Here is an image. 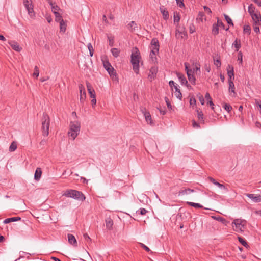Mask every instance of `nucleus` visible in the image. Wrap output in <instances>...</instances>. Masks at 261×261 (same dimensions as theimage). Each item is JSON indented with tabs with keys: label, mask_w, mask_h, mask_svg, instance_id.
Segmentation results:
<instances>
[{
	"label": "nucleus",
	"mask_w": 261,
	"mask_h": 261,
	"mask_svg": "<svg viewBox=\"0 0 261 261\" xmlns=\"http://www.w3.org/2000/svg\"><path fill=\"white\" fill-rule=\"evenodd\" d=\"M48 3L51 6V10L54 13V12H58L60 9L59 7L55 5V3H53L51 0H47Z\"/></svg>",
	"instance_id": "24"
},
{
	"label": "nucleus",
	"mask_w": 261,
	"mask_h": 261,
	"mask_svg": "<svg viewBox=\"0 0 261 261\" xmlns=\"http://www.w3.org/2000/svg\"><path fill=\"white\" fill-rule=\"evenodd\" d=\"M177 77L180 82L181 84L185 85L187 87H189V85L188 83V81L185 76L181 73L177 74Z\"/></svg>",
	"instance_id": "18"
},
{
	"label": "nucleus",
	"mask_w": 261,
	"mask_h": 261,
	"mask_svg": "<svg viewBox=\"0 0 261 261\" xmlns=\"http://www.w3.org/2000/svg\"><path fill=\"white\" fill-rule=\"evenodd\" d=\"M238 240L239 242L241 243L242 245H243L244 247L246 248H248L249 247V245H248L247 242L244 238L241 237H238Z\"/></svg>",
	"instance_id": "36"
},
{
	"label": "nucleus",
	"mask_w": 261,
	"mask_h": 261,
	"mask_svg": "<svg viewBox=\"0 0 261 261\" xmlns=\"http://www.w3.org/2000/svg\"><path fill=\"white\" fill-rule=\"evenodd\" d=\"M86 85H87V90L90 95V97L91 98H95L96 97L95 92L94 90L93 89L91 85L89 83L87 82Z\"/></svg>",
	"instance_id": "13"
},
{
	"label": "nucleus",
	"mask_w": 261,
	"mask_h": 261,
	"mask_svg": "<svg viewBox=\"0 0 261 261\" xmlns=\"http://www.w3.org/2000/svg\"><path fill=\"white\" fill-rule=\"evenodd\" d=\"M89 51V54L91 57H92L94 53V49L91 43H89L87 45Z\"/></svg>",
	"instance_id": "40"
},
{
	"label": "nucleus",
	"mask_w": 261,
	"mask_h": 261,
	"mask_svg": "<svg viewBox=\"0 0 261 261\" xmlns=\"http://www.w3.org/2000/svg\"><path fill=\"white\" fill-rule=\"evenodd\" d=\"M238 61L240 64H242L243 62V54L241 51L238 53Z\"/></svg>",
	"instance_id": "46"
},
{
	"label": "nucleus",
	"mask_w": 261,
	"mask_h": 261,
	"mask_svg": "<svg viewBox=\"0 0 261 261\" xmlns=\"http://www.w3.org/2000/svg\"><path fill=\"white\" fill-rule=\"evenodd\" d=\"M106 226L108 229L111 230L113 228V221L111 218H107L106 219Z\"/></svg>",
	"instance_id": "22"
},
{
	"label": "nucleus",
	"mask_w": 261,
	"mask_h": 261,
	"mask_svg": "<svg viewBox=\"0 0 261 261\" xmlns=\"http://www.w3.org/2000/svg\"><path fill=\"white\" fill-rule=\"evenodd\" d=\"M23 4L30 16H32V14L34 15L32 4L30 3V2L28 0L24 1Z\"/></svg>",
	"instance_id": "8"
},
{
	"label": "nucleus",
	"mask_w": 261,
	"mask_h": 261,
	"mask_svg": "<svg viewBox=\"0 0 261 261\" xmlns=\"http://www.w3.org/2000/svg\"><path fill=\"white\" fill-rule=\"evenodd\" d=\"M232 46H234L235 47L236 51H238L239 49L241 47L240 40H238V39H236L232 44Z\"/></svg>",
	"instance_id": "29"
},
{
	"label": "nucleus",
	"mask_w": 261,
	"mask_h": 261,
	"mask_svg": "<svg viewBox=\"0 0 261 261\" xmlns=\"http://www.w3.org/2000/svg\"><path fill=\"white\" fill-rule=\"evenodd\" d=\"M165 101L166 102L168 108L169 109H171L172 106H171L170 102H169L168 98L167 97H166L165 98Z\"/></svg>",
	"instance_id": "60"
},
{
	"label": "nucleus",
	"mask_w": 261,
	"mask_h": 261,
	"mask_svg": "<svg viewBox=\"0 0 261 261\" xmlns=\"http://www.w3.org/2000/svg\"><path fill=\"white\" fill-rule=\"evenodd\" d=\"M194 192L193 189H191L190 188L187 189H181L178 192V196H183L185 195L189 194L191 193H193Z\"/></svg>",
	"instance_id": "17"
},
{
	"label": "nucleus",
	"mask_w": 261,
	"mask_h": 261,
	"mask_svg": "<svg viewBox=\"0 0 261 261\" xmlns=\"http://www.w3.org/2000/svg\"><path fill=\"white\" fill-rule=\"evenodd\" d=\"M219 33V28L218 25L216 23L213 24L212 29V34L214 35H216Z\"/></svg>",
	"instance_id": "37"
},
{
	"label": "nucleus",
	"mask_w": 261,
	"mask_h": 261,
	"mask_svg": "<svg viewBox=\"0 0 261 261\" xmlns=\"http://www.w3.org/2000/svg\"><path fill=\"white\" fill-rule=\"evenodd\" d=\"M204 18H205L204 13L203 12H199L198 14V17L197 18V19L199 20L201 22H202Z\"/></svg>",
	"instance_id": "42"
},
{
	"label": "nucleus",
	"mask_w": 261,
	"mask_h": 261,
	"mask_svg": "<svg viewBox=\"0 0 261 261\" xmlns=\"http://www.w3.org/2000/svg\"><path fill=\"white\" fill-rule=\"evenodd\" d=\"M186 203L191 206L195 208H203V206L199 203H194L192 202H187Z\"/></svg>",
	"instance_id": "32"
},
{
	"label": "nucleus",
	"mask_w": 261,
	"mask_h": 261,
	"mask_svg": "<svg viewBox=\"0 0 261 261\" xmlns=\"http://www.w3.org/2000/svg\"><path fill=\"white\" fill-rule=\"evenodd\" d=\"M257 25H258L257 24L255 23V25L253 27L254 31L256 33H259V31H260L259 28L258 26H257Z\"/></svg>",
	"instance_id": "61"
},
{
	"label": "nucleus",
	"mask_w": 261,
	"mask_h": 261,
	"mask_svg": "<svg viewBox=\"0 0 261 261\" xmlns=\"http://www.w3.org/2000/svg\"><path fill=\"white\" fill-rule=\"evenodd\" d=\"M246 223V221L244 219H234L232 222V224H234L235 225V228L234 230L237 232H243Z\"/></svg>",
	"instance_id": "5"
},
{
	"label": "nucleus",
	"mask_w": 261,
	"mask_h": 261,
	"mask_svg": "<svg viewBox=\"0 0 261 261\" xmlns=\"http://www.w3.org/2000/svg\"><path fill=\"white\" fill-rule=\"evenodd\" d=\"M224 16L225 17V19L226 21H227V23L229 24L230 25H233V22L231 20V19L226 14H224Z\"/></svg>",
	"instance_id": "41"
},
{
	"label": "nucleus",
	"mask_w": 261,
	"mask_h": 261,
	"mask_svg": "<svg viewBox=\"0 0 261 261\" xmlns=\"http://www.w3.org/2000/svg\"><path fill=\"white\" fill-rule=\"evenodd\" d=\"M42 174V171L40 168H37L36 170L34 178L36 180H39Z\"/></svg>",
	"instance_id": "25"
},
{
	"label": "nucleus",
	"mask_w": 261,
	"mask_h": 261,
	"mask_svg": "<svg viewBox=\"0 0 261 261\" xmlns=\"http://www.w3.org/2000/svg\"><path fill=\"white\" fill-rule=\"evenodd\" d=\"M140 58V54L138 48H133L131 55V63L133 65V70L136 74L139 73V62Z\"/></svg>",
	"instance_id": "1"
},
{
	"label": "nucleus",
	"mask_w": 261,
	"mask_h": 261,
	"mask_svg": "<svg viewBox=\"0 0 261 261\" xmlns=\"http://www.w3.org/2000/svg\"><path fill=\"white\" fill-rule=\"evenodd\" d=\"M246 196L251 199L253 202L258 203L261 202V194L256 195L254 194H246Z\"/></svg>",
	"instance_id": "9"
},
{
	"label": "nucleus",
	"mask_w": 261,
	"mask_h": 261,
	"mask_svg": "<svg viewBox=\"0 0 261 261\" xmlns=\"http://www.w3.org/2000/svg\"><path fill=\"white\" fill-rule=\"evenodd\" d=\"M205 98L207 100V103L211 107L212 109L215 111L214 107V104L213 103V101L212 100V98L211 97V96H210L209 93L207 92L205 94Z\"/></svg>",
	"instance_id": "23"
},
{
	"label": "nucleus",
	"mask_w": 261,
	"mask_h": 261,
	"mask_svg": "<svg viewBox=\"0 0 261 261\" xmlns=\"http://www.w3.org/2000/svg\"><path fill=\"white\" fill-rule=\"evenodd\" d=\"M60 23V31L63 33H64L66 30V24L64 21V20H62Z\"/></svg>",
	"instance_id": "27"
},
{
	"label": "nucleus",
	"mask_w": 261,
	"mask_h": 261,
	"mask_svg": "<svg viewBox=\"0 0 261 261\" xmlns=\"http://www.w3.org/2000/svg\"><path fill=\"white\" fill-rule=\"evenodd\" d=\"M229 68V70L227 71V74L228 76V81L230 80V81L232 80V77L234 79V72H233V67L231 65H228V66Z\"/></svg>",
	"instance_id": "21"
},
{
	"label": "nucleus",
	"mask_w": 261,
	"mask_h": 261,
	"mask_svg": "<svg viewBox=\"0 0 261 261\" xmlns=\"http://www.w3.org/2000/svg\"><path fill=\"white\" fill-rule=\"evenodd\" d=\"M216 25H218V27L219 28V27H222L223 29H225V25L223 23V22L220 20L218 18H217V23L216 24Z\"/></svg>",
	"instance_id": "48"
},
{
	"label": "nucleus",
	"mask_w": 261,
	"mask_h": 261,
	"mask_svg": "<svg viewBox=\"0 0 261 261\" xmlns=\"http://www.w3.org/2000/svg\"><path fill=\"white\" fill-rule=\"evenodd\" d=\"M17 149V143L15 142H13L11 143L9 150L10 152H12L15 151Z\"/></svg>",
	"instance_id": "38"
},
{
	"label": "nucleus",
	"mask_w": 261,
	"mask_h": 261,
	"mask_svg": "<svg viewBox=\"0 0 261 261\" xmlns=\"http://www.w3.org/2000/svg\"><path fill=\"white\" fill-rule=\"evenodd\" d=\"M189 31L191 34L193 33L195 31V26L193 24H190L189 27Z\"/></svg>",
	"instance_id": "55"
},
{
	"label": "nucleus",
	"mask_w": 261,
	"mask_h": 261,
	"mask_svg": "<svg viewBox=\"0 0 261 261\" xmlns=\"http://www.w3.org/2000/svg\"><path fill=\"white\" fill-rule=\"evenodd\" d=\"M185 67V70L186 71L187 74L192 72V70L191 69H189L188 67L189 66V64L188 63H185L184 64Z\"/></svg>",
	"instance_id": "51"
},
{
	"label": "nucleus",
	"mask_w": 261,
	"mask_h": 261,
	"mask_svg": "<svg viewBox=\"0 0 261 261\" xmlns=\"http://www.w3.org/2000/svg\"><path fill=\"white\" fill-rule=\"evenodd\" d=\"M110 76L115 75L116 76V73L113 67H111L110 69L106 70Z\"/></svg>",
	"instance_id": "43"
},
{
	"label": "nucleus",
	"mask_w": 261,
	"mask_h": 261,
	"mask_svg": "<svg viewBox=\"0 0 261 261\" xmlns=\"http://www.w3.org/2000/svg\"><path fill=\"white\" fill-rule=\"evenodd\" d=\"M80 127L81 125L79 121L71 122L70 129L68 133L69 136L71 137L73 140H74L80 133Z\"/></svg>",
	"instance_id": "3"
},
{
	"label": "nucleus",
	"mask_w": 261,
	"mask_h": 261,
	"mask_svg": "<svg viewBox=\"0 0 261 261\" xmlns=\"http://www.w3.org/2000/svg\"><path fill=\"white\" fill-rule=\"evenodd\" d=\"M141 246L147 252H150L151 251L150 249L147 247L145 245L142 244V243H141Z\"/></svg>",
	"instance_id": "63"
},
{
	"label": "nucleus",
	"mask_w": 261,
	"mask_h": 261,
	"mask_svg": "<svg viewBox=\"0 0 261 261\" xmlns=\"http://www.w3.org/2000/svg\"><path fill=\"white\" fill-rule=\"evenodd\" d=\"M54 14L55 16V20L56 22H60L62 20H63L61 15L58 12H54Z\"/></svg>",
	"instance_id": "34"
},
{
	"label": "nucleus",
	"mask_w": 261,
	"mask_h": 261,
	"mask_svg": "<svg viewBox=\"0 0 261 261\" xmlns=\"http://www.w3.org/2000/svg\"><path fill=\"white\" fill-rule=\"evenodd\" d=\"M244 33H248L249 34L250 33V27L248 25H245L244 27Z\"/></svg>",
	"instance_id": "49"
},
{
	"label": "nucleus",
	"mask_w": 261,
	"mask_h": 261,
	"mask_svg": "<svg viewBox=\"0 0 261 261\" xmlns=\"http://www.w3.org/2000/svg\"><path fill=\"white\" fill-rule=\"evenodd\" d=\"M103 66L106 70L110 69V68L112 67L111 65V64L109 63V61H105L103 63Z\"/></svg>",
	"instance_id": "47"
},
{
	"label": "nucleus",
	"mask_w": 261,
	"mask_h": 261,
	"mask_svg": "<svg viewBox=\"0 0 261 261\" xmlns=\"http://www.w3.org/2000/svg\"><path fill=\"white\" fill-rule=\"evenodd\" d=\"M50 126V118L47 114L43 113L42 118V135L47 137L49 134V128Z\"/></svg>",
	"instance_id": "4"
},
{
	"label": "nucleus",
	"mask_w": 261,
	"mask_h": 261,
	"mask_svg": "<svg viewBox=\"0 0 261 261\" xmlns=\"http://www.w3.org/2000/svg\"><path fill=\"white\" fill-rule=\"evenodd\" d=\"M251 17L255 24L261 25V16L260 14H253Z\"/></svg>",
	"instance_id": "16"
},
{
	"label": "nucleus",
	"mask_w": 261,
	"mask_h": 261,
	"mask_svg": "<svg viewBox=\"0 0 261 261\" xmlns=\"http://www.w3.org/2000/svg\"><path fill=\"white\" fill-rule=\"evenodd\" d=\"M39 74V70L38 67L36 66L34 67V72L33 73V76L36 77H38Z\"/></svg>",
	"instance_id": "44"
},
{
	"label": "nucleus",
	"mask_w": 261,
	"mask_h": 261,
	"mask_svg": "<svg viewBox=\"0 0 261 261\" xmlns=\"http://www.w3.org/2000/svg\"><path fill=\"white\" fill-rule=\"evenodd\" d=\"M79 88L80 95V102L83 103L86 98V93L85 87L82 84H80L79 85Z\"/></svg>",
	"instance_id": "7"
},
{
	"label": "nucleus",
	"mask_w": 261,
	"mask_h": 261,
	"mask_svg": "<svg viewBox=\"0 0 261 261\" xmlns=\"http://www.w3.org/2000/svg\"><path fill=\"white\" fill-rule=\"evenodd\" d=\"M111 53L114 57L117 58L119 56L120 50L118 48H113L111 49Z\"/></svg>",
	"instance_id": "35"
},
{
	"label": "nucleus",
	"mask_w": 261,
	"mask_h": 261,
	"mask_svg": "<svg viewBox=\"0 0 261 261\" xmlns=\"http://www.w3.org/2000/svg\"><path fill=\"white\" fill-rule=\"evenodd\" d=\"M151 45L152 46L151 53L155 56L156 54L159 53L160 47L158 40L155 38H153L151 41Z\"/></svg>",
	"instance_id": "6"
},
{
	"label": "nucleus",
	"mask_w": 261,
	"mask_h": 261,
	"mask_svg": "<svg viewBox=\"0 0 261 261\" xmlns=\"http://www.w3.org/2000/svg\"><path fill=\"white\" fill-rule=\"evenodd\" d=\"M63 196L82 201H84L86 198L82 192L72 189L66 190L63 194Z\"/></svg>",
	"instance_id": "2"
},
{
	"label": "nucleus",
	"mask_w": 261,
	"mask_h": 261,
	"mask_svg": "<svg viewBox=\"0 0 261 261\" xmlns=\"http://www.w3.org/2000/svg\"><path fill=\"white\" fill-rule=\"evenodd\" d=\"M229 83V92L233 93V96L235 97L237 95L235 92V87L234 83L232 81H230V80H228Z\"/></svg>",
	"instance_id": "20"
},
{
	"label": "nucleus",
	"mask_w": 261,
	"mask_h": 261,
	"mask_svg": "<svg viewBox=\"0 0 261 261\" xmlns=\"http://www.w3.org/2000/svg\"><path fill=\"white\" fill-rule=\"evenodd\" d=\"M197 117H198L199 120L201 122H202L203 123H204V119L203 118V114L202 112L201 111L197 110Z\"/></svg>",
	"instance_id": "33"
},
{
	"label": "nucleus",
	"mask_w": 261,
	"mask_h": 261,
	"mask_svg": "<svg viewBox=\"0 0 261 261\" xmlns=\"http://www.w3.org/2000/svg\"><path fill=\"white\" fill-rule=\"evenodd\" d=\"M11 47L15 51L19 52L21 50L22 48L20 46L19 44L14 41H11L9 42Z\"/></svg>",
	"instance_id": "14"
},
{
	"label": "nucleus",
	"mask_w": 261,
	"mask_h": 261,
	"mask_svg": "<svg viewBox=\"0 0 261 261\" xmlns=\"http://www.w3.org/2000/svg\"><path fill=\"white\" fill-rule=\"evenodd\" d=\"M255 103L258 107V110H259L260 112L261 113V102L257 100H255Z\"/></svg>",
	"instance_id": "64"
},
{
	"label": "nucleus",
	"mask_w": 261,
	"mask_h": 261,
	"mask_svg": "<svg viewBox=\"0 0 261 261\" xmlns=\"http://www.w3.org/2000/svg\"><path fill=\"white\" fill-rule=\"evenodd\" d=\"M20 220H21V218L19 217L9 218L6 219L4 221V223L7 224V223H9L11 222H15V221H17Z\"/></svg>",
	"instance_id": "26"
},
{
	"label": "nucleus",
	"mask_w": 261,
	"mask_h": 261,
	"mask_svg": "<svg viewBox=\"0 0 261 261\" xmlns=\"http://www.w3.org/2000/svg\"><path fill=\"white\" fill-rule=\"evenodd\" d=\"M67 237L69 243H70L71 245H72L74 247L77 246L76 240L73 234H68Z\"/></svg>",
	"instance_id": "15"
},
{
	"label": "nucleus",
	"mask_w": 261,
	"mask_h": 261,
	"mask_svg": "<svg viewBox=\"0 0 261 261\" xmlns=\"http://www.w3.org/2000/svg\"><path fill=\"white\" fill-rule=\"evenodd\" d=\"M184 33V28H181L180 27H177V29L176 30V34L175 36L178 39H182L183 38L182 37V34Z\"/></svg>",
	"instance_id": "19"
},
{
	"label": "nucleus",
	"mask_w": 261,
	"mask_h": 261,
	"mask_svg": "<svg viewBox=\"0 0 261 261\" xmlns=\"http://www.w3.org/2000/svg\"><path fill=\"white\" fill-rule=\"evenodd\" d=\"M160 11L163 15V18L165 20H167L169 18V14L167 10L165 9L160 8Z\"/></svg>",
	"instance_id": "30"
},
{
	"label": "nucleus",
	"mask_w": 261,
	"mask_h": 261,
	"mask_svg": "<svg viewBox=\"0 0 261 261\" xmlns=\"http://www.w3.org/2000/svg\"><path fill=\"white\" fill-rule=\"evenodd\" d=\"M175 96L176 97L179 99H181L182 98V94H181V93L180 92V91H178L177 92H175Z\"/></svg>",
	"instance_id": "56"
},
{
	"label": "nucleus",
	"mask_w": 261,
	"mask_h": 261,
	"mask_svg": "<svg viewBox=\"0 0 261 261\" xmlns=\"http://www.w3.org/2000/svg\"><path fill=\"white\" fill-rule=\"evenodd\" d=\"M192 125L194 128H200L199 124L197 123L194 120H192Z\"/></svg>",
	"instance_id": "59"
},
{
	"label": "nucleus",
	"mask_w": 261,
	"mask_h": 261,
	"mask_svg": "<svg viewBox=\"0 0 261 261\" xmlns=\"http://www.w3.org/2000/svg\"><path fill=\"white\" fill-rule=\"evenodd\" d=\"M255 11V7L252 5L251 4L248 7V12L251 15V16L253 14H255L254 12Z\"/></svg>",
	"instance_id": "39"
},
{
	"label": "nucleus",
	"mask_w": 261,
	"mask_h": 261,
	"mask_svg": "<svg viewBox=\"0 0 261 261\" xmlns=\"http://www.w3.org/2000/svg\"><path fill=\"white\" fill-rule=\"evenodd\" d=\"M214 64L217 67H220L221 65L219 59L214 60Z\"/></svg>",
	"instance_id": "57"
},
{
	"label": "nucleus",
	"mask_w": 261,
	"mask_h": 261,
	"mask_svg": "<svg viewBox=\"0 0 261 261\" xmlns=\"http://www.w3.org/2000/svg\"><path fill=\"white\" fill-rule=\"evenodd\" d=\"M223 108L228 113H229L232 109V107L229 104H227V103H225L223 106Z\"/></svg>",
	"instance_id": "45"
},
{
	"label": "nucleus",
	"mask_w": 261,
	"mask_h": 261,
	"mask_svg": "<svg viewBox=\"0 0 261 261\" xmlns=\"http://www.w3.org/2000/svg\"><path fill=\"white\" fill-rule=\"evenodd\" d=\"M177 5L180 8L184 7L183 0H176Z\"/></svg>",
	"instance_id": "54"
},
{
	"label": "nucleus",
	"mask_w": 261,
	"mask_h": 261,
	"mask_svg": "<svg viewBox=\"0 0 261 261\" xmlns=\"http://www.w3.org/2000/svg\"><path fill=\"white\" fill-rule=\"evenodd\" d=\"M196 99L194 98H191L190 100V105L191 106H194L196 105Z\"/></svg>",
	"instance_id": "62"
},
{
	"label": "nucleus",
	"mask_w": 261,
	"mask_h": 261,
	"mask_svg": "<svg viewBox=\"0 0 261 261\" xmlns=\"http://www.w3.org/2000/svg\"><path fill=\"white\" fill-rule=\"evenodd\" d=\"M83 237L86 242H90L91 241V238L89 237L87 233H84Z\"/></svg>",
	"instance_id": "52"
},
{
	"label": "nucleus",
	"mask_w": 261,
	"mask_h": 261,
	"mask_svg": "<svg viewBox=\"0 0 261 261\" xmlns=\"http://www.w3.org/2000/svg\"><path fill=\"white\" fill-rule=\"evenodd\" d=\"M188 78L190 82L192 84L195 85L196 84V79L193 74L192 72L187 74Z\"/></svg>",
	"instance_id": "28"
},
{
	"label": "nucleus",
	"mask_w": 261,
	"mask_h": 261,
	"mask_svg": "<svg viewBox=\"0 0 261 261\" xmlns=\"http://www.w3.org/2000/svg\"><path fill=\"white\" fill-rule=\"evenodd\" d=\"M198 71H199L200 72V65H196L195 68H193V70H192V73H195L197 74Z\"/></svg>",
	"instance_id": "53"
},
{
	"label": "nucleus",
	"mask_w": 261,
	"mask_h": 261,
	"mask_svg": "<svg viewBox=\"0 0 261 261\" xmlns=\"http://www.w3.org/2000/svg\"><path fill=\"white\" fill-rule=\"evenodd\" d=\"M158 72V68L155 66L152 67L149 70L148 77L150 80L154 79Z\"/></svg>",
	"instance_id": "11"
},
{
	"label": "nucleus",
	"mask_w": 261,
	"mask_h": 261,
	"mask_svg": "<svg viewBox=\"0 0 261 261\" xmlns=\"http://www.w3.org/2000/svg\"><path fill=\"white\" fill-rule=\"evenodd\" d=\"M142 113L144 114V116L145 118V120H146V122L148 123L151 125L152 124V122L151 117V115H150L149 112L146 111L145 109H142Z\"/></svg>",
	"instance_id": "12"
},
{
	"label": "nucleus",
	"mask_w": 261,
	"mask_h": 261,
	"mask_svg": "<svg viewBox=\"0 0 261 261\" xmlns=\"http://www.w3.org/2000/svg\"><path fill=\"white\" fill-rule=\"evenodd\" d=\"M128 29L132 31H135L137 28V25L136 23L134 21H131L128 24Z\"/></svg>",
	"instance_id": "31"
},
{
	"label": "nucleus",
	"mask_w": 261,
	"mask_h": 261,
	"mask_svg": "<svg viewBox=\"0 0 261 261\" xmlns=\"http://www.w3.org/2000/svg\"><path fill=\"white\" fill-rule=\"evenodd\" d=\"M208 179L212 182L213 184L218 187L220 189L224 190L226 191H228V189L223 184H220L214 178L212 177H208Z\"/></svg>",
	"instance_id": "10"
},
{
	"label": "nucleus",
	"mask_w": 261,
	"mask_h": 261,
	"mask_svg": "<svg viewBox=\"0 0 261 261\" xmlns=\"http://www.w3.org/2000/svg\"><path fill=\"white\" fill-rule=\"evenodd\" d=\"M147 213V211L144 208H141L140 209V214L141 215H145Z\"/></svg>",
	"instance_id": "58"
},
{
	"label": "nucleus",
	"mask_w": 261,
	"mask_h": 261,
	"mask_svg": "<svg viewBox=\"0 0 261 261\" xmlns=\"http://www.w3.org/2000/svg\"><path fill=\"white\" fill-rule=\"evenodd\" d=\"M180 20V16L178 14H174V22L178 23Z\"/></svg>",
	"instance_id": "50"
}]
</instances>
